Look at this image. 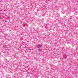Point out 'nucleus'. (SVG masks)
<instances>
[{
	"label": "nucleus",
	"instance_id": "1",
	"mask_svg": "<svg viewBox=\"0 0 78 78\" xmlns=\"http://www.w3.org/2000/svg\"><path fill=\"white\" fill-rule=\"evenodd\" d=\"M41 47H42V45L41 44H38L37 46V48H39Z\"/></svg>",
	"mask_w": 78,
	"mask_h": 78
}]
</instances>
